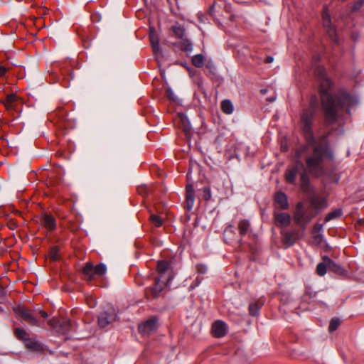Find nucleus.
<instances>
[{
    "label": "nucleus",
    "mask_w": 364,
    "mask_h": 364,
    "mask_svg": "<svg viewBox=\"0 0 364 364\" xmlns=\"http://www.w3.org/2000/svg\"><path fill=\"white\" fill-rule=\"evenodd\" d=\"M314 116V109H305L301 113V129L306 144L296 150L295 153L296 158L299 159L309 148L311 149V154L305 158L306 169L300 174V188L304 193L311 191L309 174L315 178L323 176L324 173L322 166L323 161L325 159L329 160L333 159V154L328 139V135L320 136L317 140L314 137L312 129Z\"/></svg>",
    "instance_id": "obj_1"
},
{
    "label": "nucleus",
    "mask_w": 364,
    "mask_h": 364,
    "mask_svg": "<svg viewBox=\"0 0 364 364\" xmlns=\"http://www.w3.org/2000/svg\"><path fill=\"white\" fill-rule=\"evenodd\" d=\"M318 94L323 117L326 122L333 124L338 118L339 112L355 105L356 100L344 89L340 90L334 95H332L331 91L334 83L329 77L318 80Z\"/></svg>",
    "instance_id": "obj_2"
},
{
    "label": "nucleus",
    "mask_w": 364,
    "mask_h": 364,
    "mask_svg": "<svg viewBox=\"0 0 364 364\" xmlns=\"http://www.w3.org/2000/svg\"><path fill=\"white\" fill-rule=\"evenodd\" d=\"M53 68L54 71L50 73L52 79L58 82L62 81L63 86L68 87L73 73L70 63L69 61L55 63L53 65Z\"/></svg>",
    "instance_id": "obj_3"
},
{
    "label": "nucleus",
    "mask_w": 364,
    "mask_h": 364,
    "mask_svg": "<svg viewBox=\"0 0 364 364\" xmlns=\"http://www.w3.org/2000/svg\"><path fill=\"white\" fill-rule=\"evenodd\" d=\"M107 272L106 266L100 263L96 266L90 262H86L82 269V273L84 276V279L89 284H95V281L101 277H102Z\"/></svg>",
    "instance_id": "obj_4"
},
{
    "label": "nucleus",
    "mask_w": 364,
    "mask_h": 364,
    "mask_svg": "<svg viewBox=\"0 0 364 364\" xmlns=\"http://www.w3.org/2000/svg\"><path fill=\"white\" fill-rule=\"evenodd\" d=\"M237 230L239 232L240 239L237 240V250L240 252H245L247 250H252V247L250 245H246L243 240V237L246 235H250L252 233V228L250 221L247 219H242L239 220L237 223Z\"/></svg>",
    "instance_id": "obj_5"
},
{
    "label": "nucleus",
    "mask_w": 364,
    "mask_h": 364,
    "mask_svg": "<svg viewBox=\"0 0 364 364\" xmlns=\"http://www.w3.org/2000/svg\"><path fill=\"white\" fill-rule=\"evenodd\" d=\"M171 279L172 277L170 275H168L166 282H161L160 278H155L154 285L144 289V297L149 301L158 299Z\"/></svg>",
    "instance_id": "obj_6"
},
{
    "label": "nucleus",
    "mask_w": 364,
    "mask_h": 364,
    "mask_svg": "<svg viewBox=\"0 0 364 364\" xmlns=\"http://www.w3.org/2000/svg\"><path fill=\"white\" fill-rule=\"evenodd\" d=\"M48 323L58 335H67L72 329V323L68 318L53 317Z\"/></svg>",
    "instance_id": "obj_7"
},
{
    "label": "nucleus",
    "mask_w": 364,
    "mask_h": 364,
    "mask_svg": "<svg viewBox=\"0 0 364 364\" xmlns=\"http://www.w3.org/2000/svg\"><path fill=\"white\" fill-rule=\"evenodd\" d=\"M315 216L316 214L305 213L304 211V204L301 202L296 203L295 210L293 214V219L296 224L301 225L304 229L306 224H308Z\"/></svg>",
    "instance_id": "obj_8"
},
{
    "label": "nucleus",
    "mask_w": 364,
    "mask_h": 364,
    "mask_svg": "<svg viewBox=\"0 0 364 364\" xmlns=\"http://www.w3.org/2000/svg\"><path fill=\"white\" fill-rule=\"evenodd\" d=\"M159 318L151 316L147 320L142 321L138 326V331L142 336H149L158 328Z\"/></svg>",
    "instance_id": "obj_9"
},
{
    "label": "nucleus",
    "mask_w": 364,
    "mask_h": 364,
    "mask_svg": "<svg viewBox=\"0 0 364 364\" xmlns=\"http://www.w3.org/2000/svg\"><path fill=\"white\" fill-rule=\"evenodd\" d=\"M14 311L17 316L21 317L32 326H39L38 320L33 315L32 311L22 306H17L14 308Z\"/></svg>",
    "instance_id": "obj_10"
},
{
    "label": "nucleus",
    "mask_w": 364,
    "mask_h": 364,
    "mask_svg": "<svg viewBox=\"0 0 364 364\" xmlns=\"http://www.w3.org/2000/svg\"><path fill=\"white\" fill-rule=\"evenodd\" d=\"M67 111L63 107H58L51 114L50 120L60 128H67L69 122L67 120Z\"/></svg>",
    "instance_id": "obj_11"
},
{
    "label": "nucleus",
    "mask_w": 364,
    "mask_h": 364,
    "mask_svg": "<svg viewBox=\"0 0 364 364\" xmlns=\"http://www.w3.org/2000/svg\"><path fill=\"white\" fill-rule=\"evenodd\" d=\"M322 21L323 26L326 30L329 37L331 38L333 41H336L337 38L336 30V28L331 24V16L328 12V6L326 5H325L323 8Z\"/></svg>",
    "instance_id": "obj_12"
},
{
    "label": "nucleus",
    "mask_w": 364,
    "mask_h": 364,
    "mask_svg": "<svg viewBox=\"0 0 364 364\" xmlns=\"http://www.w3.org/2000/svg\"><path fill=\"white\" fill-rule=\"evenodd\" d=\"M228 331V328L225 322L222 320H216L211 326L210 333L214 338H220L225 336Z\"/></svg>",
    "instance_id": "obj_13"
},
{
    "label": "nucleus",
    "mask_w": 364,
    "mask_h": 364,
    "mask_svg": "<svg viewBox=\"0 0 364 364\" xmlns=\"http://www.w3.org/2000/svg\"><path fill=\"white\" fill-rule=\"evenodd\" d=\"M117 314L113 308L109 309L100 314L98 317V324L101 328H105L116 320Z\"/></svg>",
    "instance_id": "obj_14"
},
{
    "label": "nucleus",
    "mask_w": 364,
    "mask_h": 364,
    "mask_svg": "<svg viewBox=\"0 0 364 364\" xmlns=\"http://www.w3.org/2000/svg\"><path fill=\"white\" fill-rule=\"evenodd\" d=\"M311 207L315 210L316 215L323 209L328 207L326 198L319 196H313L309 199Z\"/></svg>",
    "instance_id": "obj_15"
},
{
    "label": "nucleus",
    "mask_w": 364,
    "mask_h": 364,
    "mask_svg": "<svg viewBox=\"0 0 364 364\" xmlns=\"http://www.w3.org/2000/svg\"><path fill=\"white\" fill-rule=\"evenodd\" d=\"M300 237L299 230L282 232V242L287 247L292 246Z\"/></svg>",
    "instance_id": "obj_16"
},
{
    "label": "nucleus",
    "mask_w": 364,
    "mask_h": 364,
    "mask_svg": "<svg viewBox=\"0 0 364 364\" xmlns=\"http://www.w3.org/2000/svg\"><path fill=\"white\" fill-rule=\"evenodd\" d=\"M41 225L48 232L54 231L57 227L55 218L51 214L48 213L42 215Z\"/></svg>",
    "instance_id": "obj_17"
},
{
    "label": "nucleus",
    "mask_w": 364,
    "mask_h": 364,
    "mask_svg": "<svg viewBox=\"0 0 364 364\" xmlns=\"http://www.w3.org/2000/svg\"><path fill=\"white\" fill-rule=\"evenodd\" d=\"M322 260L326 262L328 264V269L338 275H346L347 274L346 270L338 264L336 263L330 257L326 255L322 257Z\"/></svg>",
    "instance_id": "obj_18"
},
{
    "label": "nucleus",
    "mask_w": 364,
    "mask_h": 364,
    "mask_svg": "<svg viewBox=\"0 0 364 364\" xmlns=\"http://www.w3.org/2000/svg\"><path fill=\"white\" fill-rule=\"evenodd\" d=\"M195 191L192 184H187L186 186V201L185 205L187 210H191L194 205Z\"/></svg>",
    "instance_id": "obj_19"
},
{
    "label": "nucleus",
    "mask_w": 364,
    "mask_h": 364,
    "mask_svg": "<svg viewBox=\"0 0 364 364\" xmlns=\"http://www.w3.org/2000/svg\"><path fill=\"white\" fill-rule=\"evenodd\" d=\"M237 236L232 225H228L223 232V240L226 244L232 245L237 240Z\"/></svg>",
    "instance_id": "obj_20"
},
{
    "label": "nucleus",
    "mask_w": 364,
    "mask_h": 364,
    "mask_svg": "<svg viewBox=\"0 0 364 364\" xmlns=\"http://www.w3.org/2000/svg\"><path fill=\"white\" fill-rule=\"evenodd\" d=\"M274 203L277 208L281 210H287L289 203L287 195L283 192H277L274 195Z\"/></svg>",
    "instance_id": "obj_21"
},
{
    "label": "nucleus",
    "mask_w": 364,
    "mask_h": 364,
    "mask_svg": "<svg viewBox=\"0 0 364 364\" xmlns=\"http://www.w3.org/2000/svg\"><path fill=\"white\" fill-rule=\"evenodd\" d=\"M18 97L16 94H9L4 100H0V102L4 105L7 110L14 109L17 106Z\"/></svg>",
    "instance_id": "obj_22"
},
{
    "label": "nucleus",
    "mask_w": 364,
    "mask_h": 364,
    "mask_svg": "<svg viewBox=\"0 0 364 364\" xmlns=\"http://www.w3.org/2000/svg\"><path fill=\"white\" fill-rule=\"evenodd\" d=\"M275 225L279 227H287L291 223V216L286 213H274Z\"/></svg>",
    "instance_id": "obj_23"
},
{
    "label": "nucleus",
    "mask_w": 364,
    "mask_h": 364,
    "mask_svg": "<svg viewBox=\"0 0 364 364\" xmlns=\"http://www.w3.org/2000/svg\"><path fill=\"white\" fill-rule=\"evenodd\" d=\"M149 40L154 55L160 52L159 38L154 28L149 29Z\"/></svg>",
    "instance_id": "obj_24"
},
{
    "label": "nucleus",
    "mask_w": 364,
    "mask_h": 364,
    "mask_svg": "<svg viewBox=\"0 0 364 364\" xmlns=\"http://www.w3.org/2000/svg\"><path fill=\"white\" fill-rule=\"evenodd\" d=\"M265 302V299L263 298H259L250 304L248 310L249 314L252 316H257L259 314V310L264 306Z\"/></svg>",
    "instance_id": "obj_25"
},
{
    "label": "nucleus",
    "mask_w": 364,
    "mask_h": 364,
    "mask_svg": "<svg viewBox=\"0 0 364 364\" xmlns=\"http://www.w3.org/2000/svg\"><path fill=\"white\" fill-rule=\"evenodd\" d=\"M171 269V262L168 260H159L157 262L156 270L159 274L160 280L164 275Z\"/></svg>",
    "instance_id": "obj_26"
},
{
    "label": "nucleus",
    "mask_w": 364,
    "mask_h": 364,
    "mask_svg": "<svg viewBox=\"0 0 364 364\" xmlns=\"http://www.w3.org/2000/svg\"><path fill=\"white\" fill-rule=\"evenodd\" d=\"M23 345L31 351L41 352L43 350L42 345L34 338L30 337Z\"/></svg>",
    "instance_id": "obj_27"
},
{
    "label": "nucleus",
    "mask_w": 364,
    "mask_h": 364,
    "mask_svg": "<svg viewBox=\"0 0 364 364\" xmlns=\"http://www.w3.org/2000/svg\"><path fill=\"white\" fill-rule=\"evenodd\" d=\"M178 124L179 127H181L183 131L186 134L189 133L191 129V126L190 122H189L188 117H186V115L183 113H178Z\"/></svg>",
    "instance_id": "obj_28"
},
{
    "label": "nucleus",
    "mask_w": 364,
    "mask_h": 364,
    "mask_svg": "<svg viewBox=\"0 0 364 364\" xmlns=\"http://www.w3.org/2000/svg\"><path fill=\"white\" fill-rule=\"evenodd\" d=\"M297 168L296 166L288 168L284 173L285 181L287 183L294 184L297 175Z\"/></svg>",
    "instance_id": "obj_29"
},
{
    "label": "nucleus",
    "mask_w": 364,
    "mask_h": 364,
    "mask_svg": "<svg viewBox=\"0 0 364 364\" xmlns=\"http://www.w3.org/2000/svg\"><path fill=\"white\" fill-rule=\"evenodd\" d=\"M14 333L16 338L23 343L30 338L29 333L25 329L18 327L14 328Z\"/></svg>",
    "instance_id": "obj_30"
},
{
    "label": "nucleus",
    "mask_w": 364,
    "mask_h": 364,
    "mask_svg": "<svg viewBox=\"0 0 364 364\" xmlns=\"http://www.w3.org/2000/svg\"><path fill=\"white\" fill-rule=\"evenodd\" d=\"M179 43H175L182 51L191 52L193 49V45L191 41L186 38L181 39Z\"/></svg>",
    "instance_id": "obj_31"
},
{
    "label": "nucleus",
    "mask_w": 364,
    "mask_h": 364,
    "mask_svg": "<svg viewBox=\"0 0 364 364\" xmlns=\"http://www.w3.org/2000/svg\"><path fill=\"white\" fill-rule=\"evenodd\" d=\"M173 36L178 39H183L186 35V29L184 26L181 25H174L171 28Z\"/></svg>",
    "instance_id": "obj_32"
},
{
    "label": "nucleus",
    "mask_w": 364,
    "mask_h": 364,
    "mask_svg": "<svg viewBox=\"0 0 364 364\" xmlns=\"http://www.w3.org/2000/svg\"><path fill=\"white\" fill-rule=\"evenodd\" d=\"M221 110L223 113L226 114H230L233 112V105L230 100H224L221 102L220 105Z\"/></svg>",
    "instance_id": "obj_33"
},
{
    "label": "nucleus",
    "mask_w": 364,
    "mask_h": 364,
    "mask_svg": "<svg viewBox=\"0 0 364 364\" xmlns=\"http://www.w3.org/2000/svg\"><path fill=\"white\" fill-rule=\"evenodd\" d=\"M328 269V264H327L326 262L323 261V262H320L317 264L316 268V272L318 276L323 277L326 274Z\"/></svg>",
    "instance_id": "obj_34"
},
{
    "label": "nucleus",
    "mask_w": 364,
    "mask_h": 364,
    "mask_svg": "<svg viewBox=\"0 0 364 364\" xmlns=\"http://www.w3.org/2000/svg\"><path fill=\"white\" fill-rule=\"evenodd\" d=\"M149 220L154 226L159 228L163 225L164 218L156 214H151Z\"/></svg>",
    "instance_id": "obj_35"
},
{
    "label": "nucleus",
    "mask_w": 364,
    "mask_h": 364,
    "mask_svg": "<svg viewBox=\"0 0 364 364\" xmlns=\"http://www.w3.org/2000/svg\"><path fill=\"white\" fill-rule=\"evenodd\" d=\"M192 64L196 68H201L204 63V57L202 54H197L191 58Z\"/></svg>",
    "instance_id": "obj_36"
},
{
    "label": "nucleus",
    "mask_w": 364,
    "mask_h": 364,
    "mask_svg": "<svg viewBox=\"0 0 364 364\" xmlns=\"http://www.w3.org/2000/svg\"><path fill=\"white\" fill-rule=\"evenodd\" d=\"M342 215V210L341 209L334 210L328 213L325 217V222L327 223L333 219L339 218Z\"/></svg>",
    "instance_id": "obj_37"
},
{
    "label": "nucleus",
    "mask_w": 364,
    "mask_h": 364,
    "mask_svg": "<svg viewBox=\"0 0 364 364\" xmlns=\"http://www.w3.org/2000/svg\"><path fill=\"white\" fill-rule=\"evenodd\" d=\"M315 75L317 77L318 81L323 78L328 77L326 74V71L324 67L318 66L315 70Z\"/></svg>",
    "instance_id": "obj_38"
},
{
    "label": "nucleus",
    "mask_w": 364,
    "mask_h": 364,
    "mask_svg": "<svg viewBox=\"0 0 364 364\" xmlns=\"http://www.w3.org/2000/svg\"><path fill=\"white\" fill-rule=\"evenodd\" d=\"M323 239V237L321 233L311 234V241L310 244L311 245L318 246L322 243Z\"/></svg>",
    "instance_id": "obj_39"
},
{
    "label": "nucleus",
    "mask_w": 364,
    "mask_h": 364,
    "mask_svg": "<svg viewBox=\"0 0 364 364\" xmlns=\"http://www.w3.org/2000/svg\"><path fill=\"white\" fill-rule=\"evenodd\" d=\"M50 258L53 260H58L60 259V248L58 246H54L50 248L49 252Z\"/></svg>",
    "instance_id": "obj_40"
},
{
    "label": "nucleus",
    "mask_w": 364,
    "mask_h": 364,
    "mask_svg": "<svg viewBox=\"0 0 364 364\" xmlns=\"http://www.w3.org/2000/svg\"><path fill=\"white\" fill-rule=\"evenodd\" d=\"M341 322L339 318H333L331 320L329 326H328V331L329 332H333L335 331L339 326Z\"/></svg>",
    "instance_id": "obj_41"
},
{
    "label": "nucleus",
    "mask_w": 364,
    "mask_h": 364,
    "mask_svg": "<svg viewBox=\"0 0 364 364\" xmlns=\"http://www.w3.org/2000/svg\"><path fill=\"white\" fill-rule=\"evenodd\" d=\"M200 191L202 192V198L204 200L208 201L211 199V192L209 186H204Z\"/></svg>",
    "instance_id": "obj_42"
},
{
    "label": "nucleus",
    "mask_w": 364,
    "mask_h": 364,
    "mask_svg": "<svg viewBox=\"0 0 364 364\" xmlns=\"http://www.w3.org/2000/svg\"><path fill=\"white\" fill-rule=\"evenodd\" d=\"M137 192L139 194L145 197L149 194V190L146 186H139L137 188Z\"/></svg>",
    "instance_id": "obj_43"
},
{
    "label": "nucleus",
    "mask_w": 364,
    "mask_h": 364,
    "mask_svg": "<svg viewBox=\"0 0 364 364\" xmlns=\"http://www.w3.org/2000/svg\"><path fill=\"white\" fill-rule=\"evenodd\" d=\"M165 95L166 97L170 100L173 102L176 100V97L175 96L173 92L170 87L166 88Z\"/></svg>",
    "instance_id": "obj_44"
},
{
    "label": "nucleus",
    "mask_w": 364,
    "mask_h": 364,
    "mask_svg": "<svg viewBox=\"0 0 364 364\" xmlns=\"http://www.w3.org/2000/svg\"><path fill=\"white\" fill-rule=\"evenodd\" d=\"M323 229V225L320 223H316L311 232V234H315V233H321Z\"/></svg>",
    "instance_id": "obj_45"
},
{
    "label": "nucleus",
    "mask_w": 364,
    "mask_h": 364,
    "mask_svg": "<svg viewBox=\"0 0 364 364\" xmlns=\"http://www.w3.org/2000/svg\"><path fill=\"white\" fill-rule=\"evenodd\" d=\"M196 269L197 272L199 274H205L207 272V267L203 264H198L196 266Z\"/></svg>",
    "instance_id": "obj_46"
},
{
    "label": "nucleus",
    "mask_w": 364,
    "mask_h": 364,
    "mask_svg": "<svg viewBox=\"0 0 364 364\" xmlns=\"http://www.w3.org/2000/svg\"><path fill=\"white\" fill-rule=\"evenodd\" d=\"M364 4V0H359L357 2H355L353 6V11H357L361 8L363 4Z\"/></svg>",
    "instance_id": "obj_47"
},
{
    "label": "nucleus",
    "mask_w": 364,
    "mask_h": 364,
    "mask_svg": "<svg viewBox=\"0 0 364 364\" xmlns=\"http://www.w3.org/2000/svg\"><path fill=\"white\" fill-rule=\"evenodd\" d=\"M8 70L7 68L0 65V77H4Z\"/></svg>",
    "instance_id": "obj_48"
},
{
    "label": "nucleus",
    "mask_w": 364,
    "mask_h": 364,
    "mask_svg": "<svg viewBox=\"0 0 364 364\" xmlns=\"http://www.w3.org/2000/svg\"><path fill=\"white\" fill-rule=\"evenodd\" d=\"M87 304L90 307H94L95 306V301L93 299L92 297H87L86 299Z\"/></svg>",
    "instance_id": "obj_49"
},
{
    "label": "nucleus",
    "mask_w": 364,
    "mask_h": 364,
    "mask_svg": "<svg viewBox=\"0 0 364 364\" xmlns=\"http://www.w3.org/2000/svg\"><path fill=\"white\" fill-rule=\"evenodd\" d=\"M39 314H40V315H41L43 318H48V314H47V312H46V311H43V310H41V311H39Z\"/></svg>",
    "instance_id": "obj_50"
},
{
    "label": "nucleus",
    "mask_w": 364,
    "mask_h": 364,
    "mask_svg": "<svg viewBox=\"0 0 364 364\" xmlns=\"http://www.w3.org/2000/svg\"><path fill=\"white\" fill-rule=\"evenodd\" d=\"M273 61V58L272 56H267L264 59L265 63H271Z\"/></svg>",
    "instance_id": "obj_51"
},
{
    "label": "nucleus",
    "mask_w": 364,
    "mask_h": 364,
    "mask_svg": "<svg viewBox=\"0 0 364 364\" xmlns=\"http://www.w3.org/2000/svg\"><path fill=\"white\" fill-rule=\"evenodd\" d=\"M202 279H203V278L197 277L196 281H195L196 284L193 286H191V287L194 288L195 287L198 286L200 283Z\"/></svg>",
    "instance_id": "obj_52"
},
{
    "label": "nucleus",
    "mask_w": 364,
    "mask_h": 364,
    "mask_svg": "<svg viewBox=\"0 0 364 364\" xmlns=\"http://www.w3.org/2000/svg\"><path fill=\"white\" fill-rule=\"evenodd\" d=\"M77 33L82 38V40H85V36L80 33V31L79 29L77 30Z\"/></svg>",
    "instance_id": "obj_53"
},
{
    "label": "nucleus",
    "mask_w": 364,
    "mask_h": 364,
    "mask_svg": "<svg viewBox=\"0 0 364 364\" xmlns=\"http://www.w3.org/2000/svg\"><path fill=\"white\" fill-rule=\"evenodd\" d=\"M260 92L262 94V95H265L267 92V89H262L260 90Z\"/></svg>",
    "instance_id": "obj_54"
},
{
    "label": "nucleus",
    "mask_w": 364,
    "mask_h": 364,
    "mask_svg": "<svg viewBox=\"0 0 364 364\" xmlns=\"http://www.w3.org/2000/svg\"><path fill=\"white\" fill-rule=\"evenodd\" d=\"M206 66H207V68H208L211 69V68H212V67L213 66V63H212L209 62V63L207 64V65H206Z\"/></svg>",
    "instance_id": "obj_55"
},
{
    "label": "nucleus",
    "mask_w": 364,
    "mask_h": 364,
    "mask_svg": "<svg viewBox=\"0 0 364 364\" xmlns=\"http://www.w3.org/2000/svg\"><path fill=\"white\" fill-rule=\"evenodd\" d=\"M310 296V297H311L312 295H311V293L308 292V291H306V292H305V294H304V296Z\"/></svg>",
    "instance_id": "obj_56"
},
{
    "label": "nucleus",
    "mask_w": 364,
    "mask_h": 364,
    "mask_svg": "<svg viewBox=\"0 0 364 364\" xmlns=\"http://www.w3.org/2000/svg\"><path fill=\"white\" fill-rule=\"evenodd\" d=\"M215 3L214 2V3L213 4V5L211 6V7L210 8V11H211V12L213 11L214 7H215Z\"/></svg>",
    "instance_id": "obj_57"
},
{
    "label": "nucleus",
    "mask_w": 364,
    "mask_h": 364,
    "mask_svg": "<svg viewBox=\"0 0 364 364\" xmlns=\"http://www.w3.org/2000/svg\"><path fill=\"white\" fill-rule=\"evenodd\" d=\"M97 16V14H95V15H92V18L94 19L95 18V16Z\"/></svg>",
    "instance_id": "obj_58"
},
{
    "label": "nucleus",
    "mask_w": 364,
    "mask_h": 364,
    "mask_svg": "<svg viewBox=\"0 0 364 364\" xmlns=\"http://www.w3.org/2000/svg\"><path fill=\"white\" fill-rule=\"evenodd\" d=\"M269 102H273V101H274V99H273V98H272V99H270V100H269Z\"/></svg>",
    "instance_id": "obj_59"
},
{
    "label": "nucleus",
    "mask_w": 364,
    "mask_h": 364,
    "mask_svg": "<svg viewBox=\"0 0 364 364\" xmlns=\"http://www.w3.org/2000/svg\"><path fill=\"white\" fill-rule=\"evenodd\" d=\"M2 311V308L0 306V311Z\"/></svg>",
    "instance_id": "obj_60"
}]
</instances>
